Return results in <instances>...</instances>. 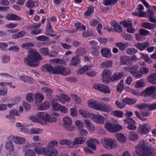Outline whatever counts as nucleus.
Returning a JSON list of instances; mask_svg holds the SVG:
<instances>
[{
	"label": "nucleus",
	"instance_id": "nucleus-1",
	"mask_svg": "<svg viewBox=\"0 0 156 156\" xmlns=\"http://www.w3.org/2000/svg\"><path fill=\"white\" fill-rule=\"evenodd\" d=\"M135 150L136 153L140 156H150L153 153L151 145L143 140L137 144Z\"/></svg>",
	"mask_w": 156,
	"mask_h": 156
},
{
	"label": "nucleus",
	"instance_id": "nucleus-2",
	"mask_svg": "<svg viewBox=\"0 0 156 156\" xmlns=\"http://www.w3.org/2000/svg\"><path fill=\"white\" fill-rule=\"evenodd\" d=\"M42 58L39 53L36 50L30 51L27 56L24 59L25 64L33 67L38 66Z\"/></svg>",
	"mask_w": 156,
	"mask_h": 156
},
{
	"label": "nucleus",
	"instance_id": "nucleus-3",
	"mask_svg": "<svg viewBox=\"0 0 156 156\" xmlns=\"http://www.w3.org/2000/svg\"><path fill=\"white\" fill-rule=\"evenodd\" d=\"M102 143L104 147L109 150L115 149L118 146L116 141L113 139H105Z\"/></svg>",
	"mask_w": 156,
	"mask_h": 156
},
{
	"label": "nucleus",
	"instance_id": "nucleus-4",
	"mask_svg": "<svg viewBox=\"0 0 156 156\" xmlns=\"http://www.w3.org/2000/svg\"><path fill=\"white\" fill-rule=\"evenodd\" d=\"M105 128L110 132L115 133L121 130L122 126L107 122L105 124Z\"/></svg>",
	"mask_w": 156,
	"mask_h": 156
},
{
	"label": "nucleus",
	"instance_id": "nucleus-5",
	"mask_svg": "<svg viewBox=\"0 0 156 156\" xmlns=\"http://www.w3.org/2000/svg\"><path fill=\"white\" fill-rule=\"evenodd\" d=\"M63 121V125L66 129L69 131H73L75 130V127L72 125V120L69 117H64Z\"/></svg>",
	"mask_w": 156,
	"mask_h": 156
},
{
	"label": "nucleus",
	"instance_id": "nucleus-6",
	"mask_svg": "<svg viewBox=\"0 0 156 156\" xmlns=\"http://www.w3.org/2000/svg\"><path fill=\"white\" fill-rule=\"evenodd\" d=\"M51 106L55 111H59L66 113L68 111L66 107L64 106H62L61 105L58 103L56 101L54 100L51 102Z\"/></svg>",
	"mask_w": 156,
	"mask_h": 156
},
{
	"label": "nucleus",
	"instance_id": "nucleus-7",
	"mask_svg": "<svg viewBox=\"0 0 156 156\" xmlns=\"http://www.w3.org/2000/svg\"><path fill=\"white\" fill-rule=\"evenodd\" d=\"M102 80L103 82L106 84H108L111 82V77L112 75L111 71L105 69L102 72Z\"/></svg>",
	"mask_w": 156,
	"mask_h": 156
},
{
	"label": "nucleus",
	"instance_id": "nucleus-8",
	"mask_svg": "<svg viewBox=\"0 0 156 156\" xmlns=\"http://www.w3.org/2000/svg\"><path fill=\"white\" fill-rule=\"evenodd\" d=\"M79 112L83 117L85 118H89L92 117L94 121L96 123H98V115H95L94 114L89 112L86 111H83L80 109Z\"/></svg>",
	"mask_w": 156,
	"mask_h": 156
},
{
	"label": "nucleus",
	"instance_id": "nucleus-9",
	"mask_svg": "<svg viewBox=\"0 0 156 156\" xmlns=\"http://www.w3.org/2000/svg\"><path fill=\"white\" fill-rule=\"evenodd\" d=\"M43 152H44V155L46 156H57L58 152L57 150L55 148L46 147Z\"/></svg>",
	"mask_w": 156,
	"mask_h": 156
},
{
	"label": "nucleus",
	"instance_id": "nucleus-10",
	"mask_svg": "<svg viewBox=\"0 0 156 156\" xmlns=\"http://www.w3.org/2000/svg\"><path fill=\"white\" fill-rule=\"evenodd\" d=\"M150 129V128L148 126V124L145 123L143 125L139 126L137 129V131L140 133L144 135L149 133Z\"/></svg>",
	"mask_w": 156,
	"mask_h": 156
},
{
	"label": "nucleus",
	"instance_id": "nucleus-11",
	"mask_svg": "<svg viewBox=\"0 0 156 156\" xmlns=\"http://www.w3.org/2000/svg\"><path fill=\"white\" fill-rule=\"evenodd\" d=\"M34 147V151L38 155L44 154V152H43L44 149H46V148L42 147L40 145V143H36L34 144L33 145Z\"/></svg>",
	"mask_w": 156,
	"mask_h": 156
},
{
	"label": "nucleus",
	"instance_id": "nucleus-12",
	"mask_svg": "<svg viewBox=\"0 0 156 156\" xmlns=\"http://www.w3.org/2000/svg\"><path fill=\"white\" fill-rule=\"evenodd\" d=\"M156 90V87L154 86H150L146 88L142 92V94L145 97H150Z\"/></svg>",
	"mask_w": 156,
	"mask_h": 156
},
{
	"label": "nucleus",
	"instance_id": "nucleus-13",
	"mask_svg": "<svg viewBox=\"0 0 156 156\" xmlns=\"http://www.w3.org/2000/svg\"><path fill=\"white\" fill-rule=\"evenodd\" d=\"M98 110L104 112H110L112 110L111 105L109 104L98 103Z\"/></svg>",
	"mask_w": 156,
	"mask_h": 156
},
{
	"label": "nucleus",
	"instance_id": "nucleus-14",
	"mask_svg": "<svg viewBox=\"0 0 156 156\" xmlns=\"http://www.w3.org/2000/svg\"><path fill=\"white\" fill-rule=\"evenodd\" d=\"M41 25V23H39V24H38L37 25H33L31 26L28 27H27V29L28 30H30L32 28H34V29L31 30V33L32 34L37 35L41 33L42 32V30L40 29H36V28L39 27Z\"/></svg>",
	"mask_w": 156,
	"mask_h": 156
},
{
	"label": "nucleus",
	"instance_id": "nucleus-15",
	"mask_svg": "<svg viewBox=\"0 0 156 156\" xmlns=\"http://www.w3.org/2000/svg\"><path fill=\"white\" fill-rule=\"evenodd\" d=\"M37 116L40 119V122L44 121L46 122H49L50 115L43 112H40L37 113Z\"/></svg>",
	"mask_w": 156,
	"mask_h": 156
},
{
	"label": "nucleus",
	"instance_id": "nucleus-16",
	"mask_svg": "<svg viewBox=\"0 0 156 156\" xmlns=\"http://www.w3.org/2000/svg\"><path fill=\"white\" fill-rule=\"evenodd\" d=\"M5 18L9 20L14 21H20L22 20L21 17L16 15L12 13H9L6 15Z\"/></svg>",
	"mask_w": 156,
	"mask_h": 156
},
{
	"label": "nucleus",
	"instance_id": "nucleus-17",
	"mask_svg": "<svg viewBox=\"0 0 156 156\" xmlns=\"http://www.w3.org/2000/svg\"><path fill=\"white\" fill-rule=\"evenodd\" d=\"M123 76L124 74L122 72L115 73L111 76V81H118L121 79Z\"/></svg>",
	"mask_w": 156,
	"mask_h": 156
},
{
	"label": "nucleus",
	"instance_id": "nucleus-18",
	"mask_svg": "<svg viewBox=\"0 0 156 156\" xmlns=\"http://www.w3.org/2000/svg\"><path fill=\"white\" fill-rule=\"evenodd\" d=\"M135 45L138 49L142 51L149 45V43L148 42H146L144 43H137L135 44Z\"/></svg>",
	"mask_w": 156,
	"mask_h": 156
},
{
	"label": "nucleus",
	"instance_id": "nucleus-19",
	"mask_svg": "<svg viewBox=\"0 0 156 156\" xmlns=\"http://www.w3.org/2000/svg\"><path fill=\"white\" fill-rule=\"evenodd\" d=\"M98 90L104 93H109L111 91L108 87L106 85L100 84H98Z\"/></svg>",
	"mask_w": 156,
	"mask_h": 156
},
{
	"label": "nucleus",
	"instance_id": "nucleus-20",
	"mask_svg": "<svg viewBox=\"0 0 156 156\" xmlns=\"http://www.w3.org/2000/svg\"><path fill=\"white\" fill-rule=\"evenodd\" d=\"M101 54L103 57L109 58L112 56V53L110 50L107 48H102Z\"/></svg>",
	"mask_w": 156,
	"mask_h": 156
},
{
	"label": "nucleus",
	"instance_id": "nucleus-21",
	"mask_svg": "<svg viewBox=\"0 0 156 156\" xmlns=\"http://www.w3.org/2000/svg\"><path fill=\"white\" fill-rule=\"evenodd\" d=\"M128 138L130 140L134 142L138 140L139 136L135 132H131L129 133Z\"/></svg>",
	"mask_w": 156,
	"mask_h": 156
},
{
	"label": "nucleus",
	"instance_id": "nucleus-22",
	"mask_svg": "<svg viewBox=\"0 0 156 156\" xmlns=\"http://www.w3.org/2000/svg\"><path fill=\"white\" fill-rule=\"evenodd\" d=\"M80 63V60L79 58V56L76 55L72 58L69 65V66H75L79 64Z\"/></svg>",
	"mask_w": 156,
	"mask_h": 156
},
{
	"label": "nucleus",
	"instance_id": "nucleus-23",
	"mask_svg": "<svg viewBox=\"0 0 156 156\" xmlns=\"http://www.w3.org/2000/svg\"><path fill=\"white\" fill-rule=\"evenodd\" d=\"M86 140V138L83 137H77L74 139L72 144L73 145L82 144Z\"/></svg>",
	"mask_w": 156,
	"mask_h": 156
},
{
	"label": "nucleus",
	"instance_id": "nucleus-24",
	"mask_svg": "<svg viewBox=\"0 0 156 156\" xmlns=\"http://www.w3.org/2000/svg\"><path fill=\"white\" fill-rule=\"evenodd\" d=\"M93 66H84L81 69H79L77 71L78 74H82L87 71L91 69V67Z\"/></svg>",
	"mask_w": 156,
	"mask_h": 156
},
{
	"label": "nucleus",
	"instance_id": "nucleus-25",
	"mask_svg": "<svg viewBox=\"0 0 156 156\" xmlns=\"http://www.w3.org/2000/svg\"><path fill=\"white\" fill-rule=\"evenodd\" d=\"M122 101L123 103L129 105L134 104L136 102L135 99L129 98H126L123 99Z\"/></svg>",
	"mask_w": 156,
	"mask_h": 156
},
{
	"label": "nucleus",
	"instance_id": "nucleus-26",
	"mask_svg": "<svg viewBox=\"0 0 156 156\" xmlns=\"http://www.w3.org/2000/svg\"><path fill=\"white\" fill-rule=\"evenodd\" d=\"M120 60L121 65H127L130 63V58L128 56H123L121 58Z\"/></svg>",
	"mask_w": 156,
	"mask_h": 156
},
{
	"label": "nucleus",
	"instance_id": "nucleus-27",
	"mask_svg": "<svg viewBox=\"0 0 156 156\" xmlns=\"http://www.w3.org/2000/svg\"><path fill=\"white\" fill-rule=\"evenodd\" d=\"M87 146L94 150L96 149V146L95 145L94 139H92L87 140L86 142Z\"/></svg>",
	"mask_w": 156,
	"mask_h": 156
},
{
	"label": "nucleus",
	"instance_id": "nucleus-28",
	"mask_svg": "<svg viewBox=\"0 0 156 156\" xmlns=\"http://www.w3.org/2000/svg\"><path fill=\"white\" fill-rule=\"evenodd\" d=\"M44 68L50 73L54 74L55 67L54 68L52 65L50 64H46L44 66Z\"/></svg>",
	"mask_w": 156,
	"mask_h": 156
},
{
	"label": "nucleus",
	"instance_id": "nucleus-29",
	"mask_svg": "<svg viewBox=\"0 0 156 156\" xmlns=\"http://www.w3.org/2000/svg\"><path fill=\"white\" fill-rule=\"evenodd\" d=\"M141 27L148 29H153L155 28L154 25L149 22H144L141 24Z\"/></svg>",
	"mask_w": 156,
	"mask_h": 156
},
{
	"label": "nucleus",
	"instance_id": "nucleus-30",
	"mask_svg": "<svg viewBox=\"0 0 156 156\" xmlns=\"http://www.w3.org/2000/svg\"><path fill=\"white\" fill-rule=\"evenodd\" d=\"M116 137L118 141L121 143H124L126 141V137L122 133H117Z\"/></svg>",
	"mask_w": 156,
	"mask_h": 156
},
{
	"label": "nucleus",
	"instance_id": "nucleus-31",
	"mask_svg": "<svg viewBox=\"0 0 156 156\" xmlns=\"http://www.w3.org/2000/svg\"><path fill=\"white\" fill-rule=\"evenodd\" d=\"M121 24H123L125 28H127L129 27H133V25L131 20H124L120 22Z\"/></svg>",
	"mask_w": 156,
	"mask_h": 156
},
{
	"label": "nucleus",
	"instance_id": "nucleus-32",
	"mask_svg": "<svg viewBox=\"0 0 156 156\" xmlns=\"http://www.w3.org/2000/svg\"><path fill=\"white\" fill-rule=\"evenodd\" d=\"M119 0H104L103 4L105 6L114 5L118 2Z\"/></svg>",
	"mask_w": 156,
	"mask_h": 156
},
{
	"label": "nucleus",
	"instance_id": "nucleus-33",
	"mask_svg": "<svg viewBox=\"0 0 156 156\" xmlns=\"http://www.w3.org/2000/svg\"><path fill=\"white\" fill-rule=\"evenodd\" d=\"M50 106V103L48 102H45L40 105L38 109L39 110H44L48 109Z\"/></svg>",
	"mask_w": 156,
	"mask_h": 156
},
{
	"label": "nucleus",
	"instance_id": "nucleus-34",
	"mask_svg": "<svg viewBox=\"0 0 156 156\" xmlns=\"http://www.w3.org/2000/svg\"><path fill=\"white\" fill-rule=\"evenodd\" d=\"M13 140L15 143L20 144H24L26 141V140L24 138L17 136L14 137Z\"/></svg>",
	"mask_w": 156,
	"mask_h": 156
},
{
	"label": "nucleus",
	"instance_id": "nucleus-35",
	"mask_svg": "<svg viewBox=\"0 0 156 156\" xmlns=\"http://www.w3.org/2000/svg\"><path fill=\"white\" fill-rule=\"evenodd\" d=\"M6 149L10 152H13L14 151V147L12 141H10L6 143L5 145Z\"/></svg>",
	"mask_w": 156,
	"mask_h": 156
},
{
	"label": "nucleus",
	"instance_id": "nucleus-36",
	"mask_svg": "<svg viewBox=\"0 0 156 156\" xmlns=\"http://www.w3.org/2000/svg\"><path fill=\"white\" fill-rule=\"evenodd\" d=\"M75 27L76 28V30L82 31L85 30L86 29L85 26L81 24V23L78 22L75 23Z\"/></svg>",
	"mask_w": 156,
	"mask_h": 156
},
{
	"label": "nucleus",
	"instance_id": "nucleus-37",
	"mask_svg": "<svg viewBox=\"0 0 156 156\" xmlns=\"http://www.w3.org/2000/svg\"><path fill=\"white\" fill-rule=\"evenodd\" d=\"M35 103L38 104L42 102L44 99V96L42 94H37L35 95Z\"/></svg>",
	"mask_w": 156,
	"mask_h": 156
},
{
	"label": "nucleus",
	"instance_id": "nucleus-38",
	"mask_svg": "<svg viewBox=\"0 0 156 156\" xmlns=\"http://www.w3.org/2000/svg\"><path fill=\"white\" fill-rule=\"evenodd\" d=\"M26 32L24 30H21L19 33L13 34L12 36L13 38H18L23 37L26 34Z\"/></svg>",
	"mask_w": 156,
	"mask_h": 156
},
{
	"label": "nucleus",
	"instance_id": "nucleus-39",
	"mask_svg": "<svg viewBox=\"0 0 156 156\" xmlns=\"http://www.w3.org/2000/svg\"><path fill=\"white\" fill-rule=\"evenodd\" d=\"M115 46L118 48L121 51H123L125 50L127 46L126 43H123L121 42L116 43Z\"/></svg>",
	"mask_w": 156,
	"mask_h": 156
},
{
	"label": "nucleus",
	"instance_id": "nucleus-40",
	"mask_svg": "<svg viewBox=\"0 0 156 156\" xmlns=\"http://www.w3.org/2000/svg\"><path fill=\"white\" fill-rule=\"evenodd\" d=\"M36 153L34 150L28 149L25 151V156H35Z\"/></svg>",
	"mask_w": 156,
	"mask_h": 156
},
{
	"label": "nucleus",
	"instance_id": "nucleus-41",
	"mask_svg": "<svg viewBox=\"0 0 156 156\" xmlns=\"http://www.w3.org/2000/svg\"><path fill=\"white\" fill-rule=\"evenodd\" d=\"M123 88L124 81L123 80H121L119 82L117 86L116 90L118 92L120 93L123 90Z\"/></svg>",
	"mask_w": 156,
	"mask_h": 156
},
{
	"label": "nucleus",
	"instance_id": "nucleus-42",
	"mask_svg": "<svg viewBox=\"0 0 156 156\" xmlns=\"http://www.w3.org/2000/svg\"><path fill=\"white\" fill-rule=\"evenodd\" d=\"M112 64V61L108 60L103 62L101 65V66L103 68L109 67H111Z\"/></svg>",
	"mask_w": 156,
	"mask_h": 156
},
{
	"label": "nucleus",
	"instance_id": "nucleus-43",
	"mask_svg": "<svg viewBox=\"0 0 156 156\" xmlns=\"http://www.w3.org/2000/svg\"><path fill=\"white\" fill-rule=\"evenodd\" d=\"M122 36L124 39L127 41H130L133 38V36L131 34H128L126 33H123L121 34Z\"/></svg>",
	"mask_w": 156,
	"mask_h": 156
},
{
	"label": "nucleus",
	"instance_id": "nucleus-44",
	"mask_svg": "<svg viewBox=\"0 0 156 156\" xmlns=\"http://www.w3.org/2000/svg\"><path fill=\"white\" fill-rule=\"evenodd\" d=\"M64 67L62 66H58L55 67V71L54 72V74H62V70Z\"/></svg>",
	"mask_w": 156,
	"mask_h": 156
},
{
	"label": "nucleus",
	"instance_id": "nucleus-45",
	"mask_svg": "<svg viewBox=\"0 0 156 156\" xmlns=\"http://www.w3.org/2000/svg\"><path fill=\"white\" fill-rule=\"evenodd\" d=\"M139 66L137 65H135L129 67V71L132 74L135 73L138 70Z\"/></svg>",
	"mask_w": 156,
	"mask_h": 156
},
{
	"label": "nucleus",
	"instance_id": "nucleus-46",
	"mask_svg": "<svg viewBox=\"0 0 156 156\" xmlns=\"http://www.w3.org/2000/svg\"><path fill=\"white\" fill-rule=\"evenodd\" d=\"M112 114L117 117L121 118L123 116V113L121 111L115 110L112 112Z\"/></svg>",
	"mask_w": 156,
	"mask_h": 156
},
{
	"label": "nucleus",
	"instance_id": "nucleus-47",
	"mask_svg": "<svg viewBox=\"0 0 156 156\" xmlns=\"http://www.w3.org/2000/svg\"><path fill=\"white\" fill-rule=\"evenodd\" d=\"M54 30L52 28V26L50 22H48L46 23V33H53Z\"/></svg>",
	"mask_w": 156,
	"mask_h": 156
},
{
	"label": "nucleus",
	"instance_id": "nucleus-48",
	"mask_svg": "<svg viewBox=\"0 0 156 156\" xmlns=\"http://www.w3.org/2000/svg\"><path fill=\"white\" fill-rule=\"evenodd\" d=\"M36 39L37 40L41 41H48L49 40V37L44 35H41L36 37Z\"/></svg>",
	"mask_w": 156,
	"mask_h": 156
},
{
	"label": "nucleus",
	"instance_id": "nucleus-49",
	"mask_svg": "<svg viewBox=\"0 0 156 156\" xmlns=\"http://www.w3.org/2000/svg\"><path fill=\"white\" fill-rule=\"evenodd\" d=\"M86 53L84 48H79L76 51V54L79 55H82Z\"/></svg>",
	"mask_w": 156,
	"mask_h": 156
},
{
	"label": "nucleus",
	"instance_id": "nucleus-50",
	"mask_svg": "<svg viewBox=\"0 0 156 156\" xmlns=\"http://www.w3.org/2000/svg\"><path fill=\"white\" fill-rule=\"evenodd\" d=\"M39 52L42 55L46 56L49 54V51L47 48H42L39 49Z\"/></svg>",
	"mask_w": 156,
	"mask_h": 156
},
{
	"label": "nucleus",
	"instance_id": "nucleus-51",
	"mask_svg": "<svg viewBox=\"0 0 156 156\" xmlns=\"http://www.w3.org/2000/svg\"><path fill=\"white\" fill-rule=\"evenodd\" d=\"M141 55L142 58L145 60L149 64L151 62V60L147 55H145L143 53H141Z\"/></svg>",
	"mask_w": 156,
	"mask_h": 156
},
{
	"label": "nucleus",
	"instance_id": "nucleus-52",
	"mask_svg": "<svg viewBox=\"0 0 156 156\" xmlns=\"http://www.w3.org/2000/svg\"><path fill=\"white\" fill-rule=\"evenodd\" d=\"M156 79V73H154L150 75L148 78V82L152 83L154 80Z\"/></svg>",
	"mask_w": 156,
	"mask_h": 156
},
{
	"label": "nucleus",
	"instance_id": "nucleus-53",
	"mask_svg": "<svg viewBox=\"0 0 156 156\" xmlns=\"http://www.w3.org/2000/svg\"><path fill=\"white\" fill-rule=\"evenodd\" d=\"M59 143L61 145H66L67 146L70 145L72 143L71 142L70 140L66 139L61 140L59 141Z\"/></svg>",
	"mask_w": 156,
	"mask_h": 156
},
{
	"label": "nucleus",
	"instance_id": "nucleus-54",
	"mask_svg": "<svg viewBox=\"0 0 156 156\" xmlns=\"http://www.w3.org/2000/svg\"><path fill=\"white\" fill-rule=\"evenodd\" d=\"M94 9L93 7L89 8L84 13L85 16H90L93 12Z\"/></svg>",
	"mask_w": 156,
	"mask_h": 156
},
{
	"label": "nucleus",
	"instance_id": "nucleus-55",
	"mask_svg": "<svg viewBox=\"0 0 156 156\" xmlns=\"http://www.w3.org/2000/svg\"><path fill=\"white\" fill-rule=\"evenodd\" d=\"M124 122L126 124H131L132 123H135V122L132 118L129 117H126L124 119Z\"/></svg>",
	"mask_w": 156,
	"mask_h": 156
},
{
	"label": "nucleus",
	"instance_id": "nucleus-56",
	"mask_svg": "<svg viewBox=\"0 0 156 156\" xmlns=\"http://www.w3.org/2000/svg\"><path fill=\"white\" fill-rule=\"evenodd\" d=\"M62 73V75L67 76L70 74V70L69 68H66L64 67Z\"/></svg>",
	"mask_w": 156,
	"mask_h": 156
},
{
	"label": "nucleus",
	"instance_id": "nucleus-57",
	"mask_svg": "<svg viewBox=\"0 0 156 156\" xmlns=\"http://www.w3.org/2000/svg\"><path fill=\"white\" fill-rule=\"evenodd\" d=\"M58 142L56 140L52 141L48 144L47 147L54 148L53 147L56 146Z\"/></svg>",
	"mask_w": 156,
	"mask_h": 156
},
{
	"label": "nucleus",
	"instance_id": "nucleus-58",
	"mask_svg": "<svg viewBox=\"0 0 156 156\" xmlns=\"http://www.w3.org/2000/svg\"><path fill=\"white\" fill-rule=\"evenodd\" d=\"M34 46V44L33 43H28L23 44L22 46V47L23 48H25L26 49H28Z\"/></svg>",
	"mask_w": 156,
	"mask_h": 156
},
{
	"label": "nucleus",
	"instance_id": "nucleus-59",
	"mask_svg": "<svg viewBox=\"0 0 156 156\" xmlns=\"http://www.w3.org/2000/svg\"><path fill=\"white\" fill-rule=\"evenodd\" d=\"M26 6L30 9L33 8L34 6V2L32 0H29L26 2Z\"/></svg>",
	"mask_w": 156,
	"mask_h": 156
},
{
	"label": "nucleus",
	"instance_id": "nucleus-60",
	"mask_svg": "<svg viewBox=\"0 0 156 156\" xmlns=\"http://www.w3.org/2000/svg\"><path fill=\"white\" fill-rule=\"evenodd\" d=\"M135 73V74H133L132 75L136 78H140L143 75V73H141V72L140 71V70L139 71H138V70H137Z\"/></svg>",
	"mask_w": 156,
	"mask_h": 156
},
{
	"label": "nucleus",
	"instance_id": "nucleus-61",
	"mask_svg": "<svg viewBox=\"0 0 156 156\" xmlns=\"http://www.w3.org/2000/svg\"><path fill=\"white\" fill-rule=\"evenodd\" d=\"M137 51L136 49L133 48H128L126 50V52L129 55H131L137 52Z\"/></svg>",
	"mask_w": 156,
	"mask_h": 156
},
{
	"label": "nucleus",
	"instance_id": "nucleus-62",
	"mask_svg": "<svg viewBox=\"0 0 156 156\" xmlns=\"http://www.w3.org/2000/svg\"><path fill=\"white\" fill-rule=\"evenodd\" d=\"M70 100V98L68 97V96L63 94L61 96V102L63 103L62 100H64V102L66 101L67 102L69 101Z\"/></svg>",
	"mask_w": 156,
	"mask_h": 156
},
{
	"label": "nucleus",
	"instance_id": "nucleus-63",
	"mask_svg": "<svg viewBox=\"0 0 156 156\" xmlns=\"http://www.w3.org/2000/svg\"><path fill=\"white\" fill-rule=\"evenodd\" d=\"M33 95L32 93H29L26 95V100L28 102H31L33 100Z\"/></svg>",
	"mask_w": 156,
	"mask_h": 156
},
{
	"label": "nucleus",
	"instance_id": "nucleus-64",
	"mask_svg": "<svg viewBox=\"0 0 156 156\" xmlns=\"http://www.w3.org/2000/svg\"><path fill=\"white\" fill-rule=\"evenodd\" d=\"M75 124L77 126V129L79 130L83 128V124L81 121L79 120L76 121Z\"/></svg>",
	"mask_w": 156,
	"mask_h": 156
}]
</instances>
